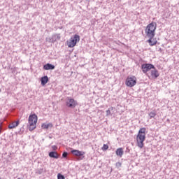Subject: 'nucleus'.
Listing matches in <instances>:
<instances>
[{
    "label": "nucleus",
    "mask_w": 179,
    "mask_h": 179,
    "mask_svg": "<svg viewBox=\"0 0 179 179\" xmlns=\"http://www.w3.org/2000/svg\"><path fill=\"white\" fill-rule=\"evenodd\" d=\"M146 139V128H141L138 131V133L136 136V145L139 149H143L145 146V142Z\"/></svg>",
    "instance_id": "f257e3e1"
},
{
    "label": "nucleus",
    "mask_w": 179,
    "mask_h": 179,
    "mask_svg": "<svg viewBox=\"0 0 179 179\" xmlns=\"http://www.w3.org/2000/svg\"><path fill=\"white\" fill-rule=\"evenodd\" d=\"M156 29H157V24L155 22H152L147 25L145 33L147 37H155L156 36Z\"/></svg>",
    "instance_id": "f03ea898"
},
{
    "label": "nucleus",
    "mask_w": 179,
    "mask_h": 179,
    "mask_svg": "<svg viewBox=\"0 0 179 179\" xmlns=\"http://www.w3.org/2000/svg\"><path fill=\"white\" fill-rule=\"evenodd\" d=\"M38 120V117H37V115L35 113L31 114L29 116L28 118V122H29V131H34V129L36 128L37 126V121Z\"/></svg>",
    "instance_id": "7ed1b4c3"
},
{
    "label": "nucleus",
    "mask_w": 179,
    "mask_h": 179,
    "mask_svg": "<svg viewBox=\"0 0 179 179\" xmlns=\"http://www.w3.org/2000/svg\"><path fill=\"white\" fill-rule=\"evenodd\" d=\"M80 41V36L79 35L76 34L73 37H71L69 41H67V45L69 48H73L75 45H76L77 43Z\"/></svg>",
    "instance_id": "20e7f679"
},
{
    "label": "nucleus",
    "mask_w": 179,
    "mask_h": 179,
    "mask_svg": "<svg viewBox=\"0 0 179 179\" xmlns=\"http://www.w3.org/2000/svg\"><path fill=\"white\" fill-rule=\"evenodd\" d=\"M137 79L135 76H128L125 81V85L127 87H134L136 85Z\"/></svg>",
    "instance_id": "39448f33"
},
{
    "label": "nucleus",
    "mask_w": 179,
    "mask_h": 179,
    "mask_svg": "<svg viewBox=\"0 0 179 179\" xmlns=\"http://www.w3.org/2000/svg\"><path fill=\"white\" fill-rule=\"evenodd\" d=\"M66 106L69 108H75L76 106H78V101L75 100L72 98H67V100L66 101Z\"/></svg>",
    "instance_id": "423d86ee"
},
{
    "label": "nucleus",
    "mask_w": 179,
    "mask_h": 179,
    "mask_svg": "<svg viewBox=\"0 0 179 179\" xmlns=\"http://www.w3.org/2000/svg\"><path fill=\"white\" fill-rule=\"evenodd\" d=\"M152 69H155V66L152 64H144L141 66V69L143 73H148V72L152 71Z\"/></svg>",
    "instance_id": "0eeeda50"
},
{
    "label": "nucleus",
    "mask_w": 179,
    "mask_h": 179,
    "mask_svg": "<svg viewBox=\"0 0 179 179\" xmlns=\"http://www.w3.org/2000/svg\"><path fill=\"white\" fill-rule=\"evenodd\" d=\"M159 76H160V73H159V71L156 69V67L154 66V69L150 71L148 78L150 79H157Z\"/></svg>",
    "instance_id": "6e6552de"
},
{
    "label": "nucleus",
    "mask_w": 179,
    "mask_h": 179,
    "mask_svg": "<svg viewBox=\"0 0 179 179\" xmlns=\"http://www.w3.org/2000/svg\"><path fill=\"white\" fill-rule=\"evenodd\" d=\"M71 153L73 155V156H76L77 157H80V160H83L85 159V152L84 151H79L78 150H72Z\"/></svg>",
    "instance_id": "1a4fd4ad"
},
{
    "label": "nucleus",
    "mask_w": 179,
    "mask_h": 179,
    "mask_svg": "<svg viewBox=\"0 0 179 179\" xmlns=\"http://www.w3.org/2000/svg\"><path fill=\"white\" fill-rule=\"evenodd\" d=\"M154 38L155 37H148L149 39L147 41V43H148L150 47H153V45H156V44H157V40Z\"/></svg>",
    "instance_id": "9d476101"
},
{
    "label": "nucleus",
    "mask_w": 179,
    "mask_h": 179,
    "mask_svg": "<svg viewBox=\"0 0 179 179\" xmlns=\"http://www.w3.org/2000/svg\"><path fill=\"white\" fill-rule=\"evenodd\" d=\"M19 124H20V122L19 120L16 122H13L8 125V128L9 129H13L14 128H16V127H18Z\"/></svg>",
    "instance_id": "9b49d317"
},
{
    "label": "nucleus",
    "mask_w": 179,
    "mask_h": 179,
    "mask_svg": "<svg viewBox=\"0 0 179 179\" xmlns=\"http://www.w3.org/2000/svg\"><path fill=\"white\" fill-rule=\"evenodd\" d=\"M43 69H45V71H50V69H55V66L51 64H47L43 66Z\"/></svg>",
    "instance_id": "f8f14e48"
},
{
    "label": "nucleus",
    "mask_w": 179,
    "mask_h": 179,
    "mask_svg": "<svg viewBox=\"0 0 179 179\" xmlns=\"http://www.w3.org/2000/svg\"><path fill=\"white\" fill-rule=\"evenodd\" d=\"M50 157H52L53 159H58L59 157V155H58V152L55 151H52L49 153Z\"/></svg>",
    "instance_id": "ddd939ff"
},
{
    "label": "nucleus",
    "mask_w": 179,
    "mask_h": 179,
    "mask_svg": "<svg viewBox=\"0 0 179 179\" xmlns=\"http://www.w3.org/2000/svg\"><path fill=\"white\" fill-rule=\"evenodd\" d=\"M48 83V76H45L41 78V85L42 86H45Z\"/></svg>",
    "instance_id": "4468645a"
},
{
    "label": "nucleus",
    "mask_w": 179,
    "mask_h": 179,
    "mask_svg": "<svg viewBox=\"0 0 179 179\" xmlns=\"http://www.w3.org/2000/svg\"><path fill=\"white\" fill-rule=\"evenodd\" d=\"M116 155L117 156H119V157H122V155H124V149L122 148H117L116 150Z\"/></svg>",
    "instance_id": "2eb2a0df"
},
{
    "label": "nucleus",
    "mask_w": 179,
    "mask_h": 179,
    "mask_svg": "<svg viewBox=\"0 0 179 179\" xmlns=\"http://www.w3.org/2000/svg\"><path fill=\"white\" fill-rule=\"evenodd\" d=\"M41 128H43V129H48V128H52V124H51V123H48V124L43 123L41 125Z\"/></svg>",
    "instance_id": "dca6fc26"
},
{
    "label": "nucleus",
    "mask_w": 179,
    "mask_h": 179,
    "mask_svg": "<svg viewBox=\"0 0 179 179\" xmlns=\"http://www.w3.org/2000/svg\"><path fill=\"white\" fill-rule=\"evenodd\" d=\"M156 115H157L156 112H150L149 113V117H150V120H152V118H155V117H156Z\"/></svg>",
    "instance_id": "f3484780"
},
{
    "label": "nucleus",
    "mask_w": 179,
    "mask_h": 179,
    "mask_svg": "<svg viewBox=\"0 0 179 179\" xmlns=\"http://www.w3.org/2000/svg\"><path fill=\"white\" fill-rule=\"evenodd\" d=\"M108 146L106 144H103V145L101 148V150L105 152L106 150H108Z\"/></svg>",
    "instance_id": "a211bd4d"
},
{
    "label": "nucleus",
    "mask_w": 179,
    "mask_h": 179,
    "mask_svg": "<svg viewBox=\"0 0 179 179\" xmlns=\"http://www.w3.org/2000/svg\"><path fill=\"white\" fill-rule=\"evenodd\" d=\"M57 179H65V176L61 173L57 174Z\"/></svg>",
    "instance_id": "6ab92c4d"
},
{
    "label": "nucleus",
    "mask_w": 179,
    "mask_h": 179,
    "mask_svg": "<svg viewBox=\"0 0 179 179\" xmlns=\"http://www.w3.org/2000/svg\"><path fill=\"white\" fill-rule=\"evenodd\" d=\"M108 115H111V110L110 109L106 110V116L108 117Z\"/></svg>",
    "instance_id": "aec40b11"
},
{
    "label": "nucleus",
    "mask_w": 179,
    "mask_h": 179,
    "mask_svg": "<svg viewBox=\"0 0 179 179\" xmlns=\"http://www.w3.org/2000/svg\"><path fill=\"white\" fill-rule=\"evenodd\" d=\"M121 166H122V164H121V162L116 163V167L117 169H120V167H121Z\"/></svg>",
    "instance_id": "412c9836"
},
{
    "label": "nucleus",
    "mask_w": 179,
    "mask_h": 179,
    "mask_svg": "<svg viewBox=\"0 0 179 179\" xmlns=\"http://www.w3.org/2000/svg\"><path fill=\"white\" fill-rule=\"evenodd\" d=\"M68 156V152H64L63 154H62V157H67Z\"/></svg>",
    "instance_id": "4be33fe9"
},
{
    "label": "nucleus",
    "mask_w": 179,
    "mask_h": 179,
    "mask_svg": "<svg viewBox=\"0 0 179 179\" xmlns=\"http://www.w3.org/2000/svg\"><path fill=\"white\" fill-rule=\"evenodd\" d=\"M1 130H2V126L0 124V134Z\"/></svg>",
    "instance_id": "5701e85b"
},
{
    "label": "nucleus",
    "mask_w": 179,
    "mask_h": 179,
    "mask_svg": "<svg viewBox=\"0 0 179 179\" xmlns=\"http://www.w3.org/2000/svg\"><path fill=\"white\" fill-rule=\"evenodd\" d=\"M0 92H1V89H0Z\"/></svg>",
    "instance_id": "b1692460"
}]
</instances>
